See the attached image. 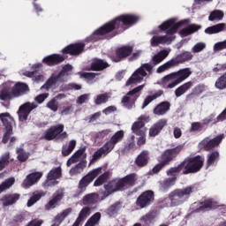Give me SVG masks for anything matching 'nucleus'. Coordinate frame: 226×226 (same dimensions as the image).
I'll return each instance as SVG.
<instances>
[{"instance_id": "1", "label": "nucleus", "mask_w": 226, "mask_h": 226, "mask_svg": "<svg viewBox=\"0 0 226 226\" xmlns=\"http://www.w3.org/2000/svg\"><path fill=\"white\" fill-rule=\"evenodd\" d=\"M140 20V16L133 13H123L113 19L104 24L102 26L96 29L92 36L88 38L90 41H98V40H102V36L105 34H109V33H112V31H116L118 29L119 31H124L125 29H129L135 24Z\"/></svg>"}, {"instance_id": "2", "label": "nucleus", "mask_w": 226, "mask_h": 226, "mask_svg": "<svg viewBox=\"0 0 226 226\" xmlns=\"http://www.w3.org/2000/svg\"><path fill=\"white\" fill-rule=\"evenodd\" d=\"M190 24V19H183L177 21V19L172 18L164 22H162L158 28L160 31H166V35L158 36V33L152 31L150 34H154L150 39L151 47H158V45H170L176 40V33L179 27L183 26H188Z\"/></svg>"}, {"instance_id": "3", "label": "nucleus", "mask_w": 226, "mask_h": 226, "mask_svg": "<svg viewBox=\"0 0 226 226\" xmlns=\"http://www.w3.org/2000/svg\"><path fill=\"white\" fill-rule=\"evenodd\" d=\"M29 91V87L26 83L6 81L1 86L0 100L6 101L19 98Z\"/></svg>"}, {"instance_id": "4", "label": "nucleus", "mask_w": 226, "mask_h": 226, "mask_svg": "<svg viewBox=\"0 0 226 226\" xmlns=\"http://www.w3.org/2000/svg\"><path fill=\"white\" fill-rule=\"evenodd\" d=\"M135 181H137V175L131 174L122 179H115L109 182L108 185L104 186L106 191L103 194V198H102V200H103L104 199H107V197L114 193V192H119L121 190H124L125 186L134 185Z\"/></svg>"}, {"instance_id": "5", "label": "nucleus", "mask_w": 226, "mask_h": 226, "mask_svg": "<svg viewBox=\"0 0 226 226\" xmlns=\"http://www.w3.org/2000/svg\"><path fill=\"white\" fill-rule=\"evenodd\" d=\"M202 165H204V158L200 155H197L185 159L177 168L170 169L169 174H170V172H181V170H183V174L199 172V170L202 169Z\"/></svg>"}, {"instance_id": "6", "label": "nucleus", "mask_w": 226, "mask_h": 226, "mask_svg": "<svg viewBox=\"0 0 226 226\" xmlns=\"http://www.w3.org/2000/svg\"><path fill=\"white\" fill-rule=\"evenodd\" d=\"M192 193H193V187L192 186L174 190L169 195L170 206L176 207L177 206L185 204V202L190 199V195H192Z\"/></svg>"}, {"instance_id": "7", "label": "nucleus", "mask_w": 226, "mask_h": 226, "mask_svg": "<svg viewBox=\"0 0 226 226\" xmlns=\"http://www.w3.org/2000/svg\"><path fill=\"white\" fill-rule=\"evenodd\" d=\"M152 71L153 66H151V64H144L128 79L125 83L126 87H133L135 84H140V82L144 80V77H146L147 73H151Z\"/></svg>"}, {"instance_id": "8", "label": "nucleus", "mask_w": 226, "mask_h": 226, "mask_svg": "<svg viewBox=\"0 0 226 226\" xmlns=\"http://www.w3.org/2000/svg\"><path fill=\"white\" fill-rule=\"evenodd\" d=\"M64 82L65 81L58 73H52L41 89H51L52 91L58 89L59 91H66V89H68V86Z\"/></svg>"}, {"instance_id": "9", "label": "nucleus", "mask_w": 226, "mask_h": 226, "mask_svg": "<svg viewBox=\"0 0 226 226\" xmlns=\"http://www.w3.org/2000/svg\"><path fill=\"white\" fill-rule=\"evenodd\" d=\"M0 121L4 126V133L3 138L4 144L8 142V138L13 133V126L15 125V120L13 117L8 112L0 113Z\"/></svg>"}, {"instance_id": "10", "label": "nucleus", "mask_w": 226, "mask_h": 226, "mask_svg": "<svg viewBox=\"0 0 226 226\" xmlns=\"http://www.w3.org/2000/svg\"><path fill=\"white\" fill-rule=\"evenodd\" d=\"M64 124H58L56 125H53L44 132L43 139H46V140H54V139H66V137H68V133L64 132Z\"/></svg>"}, {"instance_id": "11", "label": "nucleus", "mask_w": 226, "mask_h": 226, "mask_svg": "<svg viewBox=\"0 0 226 226\" xmlns=\"http://www.w3.org/2000/svg\"><path fill=\"white\" fill-rule=\"evenodd\" d=\"M146 85H140L134 89L129 91L125 96L122 99V103L126 109H133L135 107V102L139 98L140 91L144 89Z\"/></svg>"}, {"instance_id": "12", "label": "nucleus", "mask_w": 226, "mask_h": 226, "mask_svg": "<svg viewBox=\"0 0 226 226\" xmlns=\"http://www.w3.org/2000/svg\"><path fill=\"white\" fill-rule=\"evenodd\" d=\"M114 147H116V143L109 139L101 148H99L94 154L93 158L90 161V165L94 162H96V160H99V158H102V156H107L109 153H110Z\"/></svg>"}, {"instance_id": "13", "label": "nucleus", "mask_w": 226, "mask_h": 226, "mask_svg": "<svg viewBox=\"0 0 226 226\" xmlns=\"http://www.w3.org/2000/svg\"><path fill=\"white\" fill-rule=\"evenodd\" d=\"M222 140H223V134H220L215 139L205 138L200 142V147L205 149V151H210V149L220 146Z\"/></svg>"}, {"instance_id": "14", "label": "nucleus", "mask_w": 226, "mask_h": 226, "mask_svg": "<svg viewBox=\"0 0 226 226\" xmlns=\"http://www.w3.org/2000/svg\"><path fill=\"white\" fill-rule=\"evenodd\" d=\"M42 68L43 65L41 64H34L32 65L33 72L25 71L22 73L25 77H29L30 79H32V80H34V82L40 84V82H43L45 80V76L41 74L34 76V73H36L38 70H41Z\"/></svg>"}, {"instance_id": "15", "label": "nucleus", "mask_w": 226, "mask_h": 226, "mask_svg": "<svg viewBox=\"0 0 226 226\" xmlns=\"http://www.w3.org/2000/svg\"><path fill=\"white\" fill-rule=\"evenodd\" d=\"M102 174V168L95 169L84 177L79 182V189L84 190L87 186H89L95 177H98Z\"/></svg>"}, {"instance_id": "16", "label": "nucleus", "mask_w": 226, "mask_h": 226, "mask_svg": "<svg viewBox=\"0 0 226 226\" xmlns=\"http://www.w3.org/2000/svg\"><path fill=\"white\" fill-rule=\"evenodd\" d=\"M36 107H38V105H36L34 102H26L21 105L18 110L19 121H26L31 113V110H34V109H36Z\"/></svg>"}, {"instance_id": "17", "label": "nucleus", "mask_w": 226, "mask_h": 226, "mask_svg": "<svg viewBox=\"0 0 226 226\" xmlns=\"http://www.w3.org/2000/svg\"><path fill=\"white\" fill-rule=\"evenodd\" d=\"M154 200V193L152 191L143 192L137 200V206L141 209L149 206Z\"/></svg>"}, {"instance_id": "18", "label": "nucleus", "mask_w": 226, "mask_h": 226, "mask_svg": "<svg viewBox=\"0 0 226 226\" xmlns=\"http://www.w3.org/2000/svg\"><path fill=\"white\" fill-rule=\"evenodd\" d=\"M133 52V46L131 45H124L118 47L116 50L117 57L113 58L115 63H119L121 59H124V57H128L130 54Z\"/></svg>"}, {"instance_id": "19", "label": "nucleus", "mask_w": 226, "mask_h": 226, "mask_svg": "<svg viewBox=\"0 0 226 226\" xmlns=\"http://www.w3.org/2000/svg\"><path fill=\"white\" fill-rule=\"evenodd\" d=\"M175 77L174 83L171 84L170 87H176V86H178V84H181L184 80H186L190 75H192V71L190 69H182L178 71L177 72L173 73Z\"/></svg>"}, {"instance_id": "20", "label": "nucleus", "mask_w": 226, "mask_h": 226, "mask_svg": "<svg viewBox=\"0 0 226 226\" xmlns=\"http://www.w3.org/2000/svg\"><path fill=\"white\" fill-rule=\"evenodd\" d=\"M84 47H86V45L82 42L70 44L65 47L62 52L63 54H70L71 56H79V54L83 52Z\"/></svg>"}, {"instance_id": "21", "label": "nucleus", "mask_w": 226, "mask_h": 226, "mask_svg": "<svg viewBox=\"0 0 226 226\" xmlns=\"http://www.w3.org/2000/svg\"><path fill=\"white\" fill-rule=\"evenodd\" d=\"M61 177V168H55L51 170L48 174V179L45 184V187L47 186H54V185H57L56 179H59Z\"/></svg>"}, {"instance_id": "22", "label": "nucleus", "mask_w": 226, "mask_h": 226, "mask_svg": "<svg viewBox=\"0 0 226 226\" xmlns=\"http://www.w3.org/2000/svg\"><path fill=\"white\" fill-rule=\"evenodd\" d=\"M42 176H43V173L41 172H35V173L29 174L28 176H26V179L23 181L22 187L29 188L34 185H36V182L39 179H41Z\"/></svg>"}, {"instance_id": "23", "label": "nucleus", "mask_w": 226, "mask_h": 226, "mask_svg": "<svg viewBox=\"0 0 226 226\" xmlns=\"http://www.w3.org/2000/svg\"><path fill=\"white\" fill-rule=\"evenodd\" d=\"M167 126V119H161L150 127L148 135L149 137H156L160 132Z\"/></svg>"}, {"instance_id": "24", "label": "nucleus", "mask_w": 226, "mask_h": 226, "mask_svg": "<svg viewBox=\"0 0 226 226\" xmlns=\"http://www.w3.org/2000/svg\"><path fill=\"white\" fill-rule=\"evenodd\" d=\"M86 148H81L78 150L66 162L67 167H71L73 163L77 162H84L86 160Z\"/></svg>"}, {"instance_id": "25", "label": "nucleus", "mask_w": 226, "mask_h": 226, "mask_svg": "<svg viewBox=\"0 0 226 226\" xmlns=\"http://www.w3.org/2000/svg\"><path fill=\"white\" fill-rule=\"evenodd\" d=\"M63 61H64V56L59 54H53L42 59V63H44V64H47L48 66H54V64H59V63H63Z\"/></svg>"}, {"instance_id": "26", "label": "nucleus", "mask_w": 226, "mask_h": 226, "mask_svg": "<svg viewBox=\"0 0 226 226\" xmlns=\"http://www.w3.org/2000/svg\"><path fill=\"white\" fill-rule=\"evenodd\" d=\"M183 151V145H178L172 149H168L162 154V160H167V162H171L172 158L176 157L179 153Z\"/></svg>"}, {"instance_id": "27", "label": "nucleus", "mask_w": 226, "mask_h": 226, "mask_svg": "<svg viewBox=\"0 0 226 226\" xmlns=\"http://www.w3.org/2000/svg\"><path fill=\"white\" fill-rule=\"evenodd\" d=\"M170 48H168L166 49H162L159 51L157 54L154 55L152 57V61L154 64H160L162 61H164V59H167L169 55L170 54Z\"/></svg>"}, {"instance_id": "28", "label": "nucleus", "mask_w": 226, "mask_h": 226, "mask_svg": "<svg viewBox=\"0 0 226 226\" xmlns=\"http://www.w3.org/2000/svg\"><path fill=\"white\" fill-rule=\"evenodd\" d=\"M61 199H63L62 192H56L54 194L53 198L44 206L45 211H50L51 209L56 208Z\"/></svg>"}, {"instance_id": "29", "label": "nucleus", "mask_w": 226, "mask_h": 226, "mask_svg": "<svg viewBox=\"0 0 226 226\" xmlns=\"http://www.w3.org/2000/svg\"><path fill=\"white\" fill-rule=\"evenodd\" d=\"M207 158L206 168L215 167L218 163V160H220V152L213 151L207 154Z\"/></svg>"}, {"instance_id": "30", "label": "nucleus", "mask_w": 226, "mask_h": 226, "mask_svg": "<svg viewBox=\"0 0 226 226\" xmlns=\"http://www.w3.org/2000/svg\"><path fill=\"white\" fill-rule=\"evenodd\" d=\"M170 170L168 171V176H173L171 178H168L166 180H164L162 184H161V190L162 192H166L168 188H170V186L174 185V184L176 183V173L178 171H174V172H170Z\"/></svg>"}, {"instance_id": "31", "label": "nucleus", "mask_w": 226, "mask_h": 226, "mask_svg": "<svg viewBox=\"0 0 226 226\" xmlns=\"http://www.w3.org/2000/svg\"><path fill=\"white\" fill-rule=\"evenodd\" d=\"M200 29H202V26L197 24H192L188 27L182 29L179 32L180 36H190L193 33H197Z\"/></svg>"}, {"instance_id": "32", "label": "nucleus", "mask_w": 226, "mask_h": 226, "mask_svg": "<svg viewBox=\"0 0 226 226\" xmlns=\"http://www.w3.org/2000/svg\"><path fill=\"white\" fill-rule=\"evenodd\" d=\"M225 23H219L206 28L205 33L206 34H217L218 33H222V31H225Z\"/></svg>"}, {"instance_id": "33", "label": "nucleus", "mask_w": 226, "mask_h": 226, "mask_svg": "<svg viewBox=\"0 0 226 226\" xmlns=\"http://www.w3.org/2000/svg\"><path fill=\"white\" fill-rule=\"evenodd\" d=\"M72 213V208H67L64 210L61 214H58L53 220V223L51 226H59L63 223V221L66 216H69Z\"/></svg>"}, {"instance_id": "34", "label": "nucleus", "mask_w": 226, "mask_h": 226, "mask_svg": "<svg viewBox=\"0 0 226 226\" xmlns=\"http://www.w3.org/2000/svg\"><path fill=\"white\" fill-rule=\"evenodd\" d=\"M174 80H176L174 77V73L169 74L165 77H163L161 79V84L164 89H174L176 87H170L171 84H174Z\"/></svg>"}, {"instance_id": "35", "label": "nucleus", "mask_w": 226, "mask_h": 226, "mask_svg": "<svg viewBox=\"0 0 226 226\" xmlns=\"http://www.w3.org/2000/svg\"><path fill=\"white\" fill-rule=\"evenodd\" d=\"M20 199V195L19 194H10L5 195L1 199V201L3 203V206H11L12 204H15L17 200Z\"/></svg>"}, {"instance_id": "36", "label": "nucleus", "mask_w": 226, "mask_h": 226, "mask_svg": "<svg viewBox=\"0 0 226 226\" xmlns=\"http://www.w3.org/2000/svg\"><path fill=\"white\" fill-rule=\"evenodd\" d=\"M148 160L149 153L147 151H143L138 155L136 159V165H138V167H144L147 165Z\"/></svg>"}, {"instance_id": "37", "label": "nucleus", "mask_w": 226, "mask_h": 226, "mask_svg": "<svg viewBox=\"0 0 226 226\" xmlns=\"http://www.w3.org/2000/svg\"><path fill=\"white\" fill-rule=\"evenodd\" d=\"M193 58V55L190 51H185L184 53H181L180 55L177 56L175 58H173L174 61L177 64H181V63H185V61H190V59Z\"/></svg>"}, {"instance_id": "38", "label": "nucleus", "mask_w": 226, "mask_h": 226, "mask_svg": "<svg viewBox=\"0 0 226 226\" xmlns=\"http://www.w3.org/2000/svg\"><path fill=\"white\" fill-rule=\"evenodd\" d=\"M174 66H177L176 60L174 58L169 60L165 64L159 66L156 70L157 73H163L165 72H169L170 68H174Z\"/></svg>"}, {"instance_id": "39", "label": "nucleus", "mask_w": 226, "mask_h": 226, "mask_svg": "<svg viewBox=\"0 0 226 226\" xmlns=\"http://www.w3.org/2000/svg\"><path fill=\"white\" fill-rule=\"evenodd\" d=\"M170 109V103L164 102L154 108V114L156 116H163V114H165V112H167Z\"/></svg>"}, {"instance_id": "40", "label": "nucleus", "mask_w": 226, "mask_h": 226, "mask_svg": "<svg viewBox=\"0 0 226 226\" xmlns=\"http://www.w3.org/2000/svg\"><path fill=\"white\" fill-rule=\"evenodd\" d=\"M192 86H193V83H192L191 81L183 84L175 90V96H177V98H179V96H183V94H185L186 91L192 88Z\"/></svg>"}, {"instance_id": "41", "label": "nucleus", "mask_w": 226, "mask_h": 226, "mask_svg": "<svg viewBox=\"0 0 226 226\" xmlns=\"http://www.w3.org/2000/svg\"><path fill=\"white\" fill-rule=\"evenodd\" d=\"M107 66H109V64H107V62H104L103 60L100 59H94L92 62L91 68L95 72H100L101 70H105Z\"/></svg>"}, {"instance_id": "42", "label": "nucleus", "mask_w": 226, "mask_h": 226, "mask_svg": "<svg viewBox=\"0 0 226 226\" xmlns=\"http://www.w3.org/2000/svg\"><path fill=\"white\" fill-rule=\"evenodd\" d=\"M132 130L136 135H146V128L144 127V122H135L132 124Z\"/></svg>"}, {"instance_id": "43", "label": "nucleus", "mask_w": 226, "mask_h": 226, "mask_svg": "<svg viewBox=\"0 0 226 226\" xmlns=\"http://www.w3.org/2000/svg\"><path fill=\"white\" fill-rule=\"evenodd\" d=\"M72 70L73 67L71 64H65L63 66V69L58 73V75L66 82L68 79H70V75H72Z\"/></svg>"}, {"instance_id": "44", "label": "nucleus", "mask_w": 226, "mask_h": 226, "mask_svg": "<svg viewBox=\"0 0 226 226\" xmlns=\"http://www.w3.org/2000/svg\"><path fill=\"white\" fill-rule=\"evenodd\" d=\"M89 215H91V208H89L87 207H84L80 211L78 219L76 220V222L73 223L72 226H79L80 224V222H82V220H86V218H87V216H89Z\"/></svg>"}, {"instance_id": "45", "label": "nucleus", "mask_w": 226, "mask_h": 226, "mask_svg": "<svg viewBox=\"0 0 226 226\" xmlns=\"http://www.w3.org/2000/svg\"><path fill=\"white\" fill-rule=\"evenodd\" d=\"M110 98V94L105 93L96 95L94 100L95 105H102V103H107Z\"/></svg>"}, {"instance_id": "46", "label": "nucleus", "mask_w": 226, "mask_h": 226, "mask_svg": "<svg viewBox=\"0 0 226 226\" xmlns=\"http://www.w3.org/2000/svg\"><path fill=\"white\" fill-rule=\"evenodd\" d=\"M41 197H45V192H34V197H31L28 201H27V207H31L33 206H34V204H36L38 202V200H40V199H41Z\"/></svg>"}, {"instance_id": "47", "label": "nucleus", "mask_w": 226, "mask_h": 226, "mask_svg": "<svg viewBox=\"0 0 226 226\" xmlns=\"http://www.w3.org/2000/svg\"><path fill=\"white\" fill-rule=\"evenodd\" d=\"M223 11H220V10H215L214 11H212L208 17V20L210 22H215V20H222L223 19Z\"/></svg>"}, {"instance_id": "48", "label": "nucleus", "mask_w": 226, "mask_h": 226, "mask_svg": "<svg viewBox=\"0 0 226 226\" xmlns=\"http://www.w3.org/2000/svg\"><path fill=\"white\" fill-rule=\"evenodd\" d=\"M98 200H100L98 195L96 193H91L83 198V204H94V202H98Z\"/></svg>"}, {"instance_id": "49", "label": "nucleus", "mask_w": 226, "mask_h": 226, "mask_svg": "<svg viewBox=\"0 0 226 226\" xmlns=\"http://www.w3.org/2000/svg\"><path fill=\"white\" fill-rule=\"evenodd\" d=\"M216 209V202L212 200H207L204 203L200 204L199 211H202V209Z\"/></svg>"}, {"instance_id": "50", "label": "nucleus", "mask_w": 226, "mask_h": 226, "mask_svg": "<svg viewBox=\"0 0 226 226\" xmlns=\"http://www.w3.org/2000/svg\"><path fill=\"white\" fill-rule=\"evenodd\" d=\"M124 139V131H117L111 137L110 140L116 145L118 144V142H121Z\"/></svg>"}, {"instance_id": "51", "label": "nucleus", "mask_w": 226, "mask_h": 226, "mask_svg": "<svg viewBox=\"0 0 226 226\" xmlns=\"http://www.w3.org/2000/svg\"><path fill=\"white\" fill-rule=\"evenodd\" d=\"M13 185H15V178L11 177L8 180H5L0 185V193H3V192L8 190L9 188H11Z\"/></svg>"}, {"instance_id": "52", "label": "nucleus", "mask_w": 226, "mask_h": 226, "mask_svg": "<svg viewBox=\"0 0 226 226\" xmlns=\"http://www.w3.org/2000/svg\"><path fill=\"white\" fill-rule=\"evenodd\" d=\"M102 218V214L100 212L95 213L85 224V226H95L98 225L100 219Z\"/></svg>"}, {"instance_id": "53", "label": "nucleus", "mask_w": 226, "mask_h": 226, "mask_svg": "<svg viewBox=\"0 0 226 226\" xmlns=\"http://www.w3.org/2000/svg\"><path fill=\"white\" fill-rule=\"evenodd\" d=\"M161 94H162V91H159L154 94L153 95L147 96L143 102L142 109H146V107H147V105H149L151 102H154V100H156V98H160Z\"/></svg>"}, {"instance_id": "54", "label": "nucleus", "mask_w": 226, "mask_h": 226, "mask_svg": "<svg viewBox=\"0 0 226 226\" xmlns=\"http://www.w3.org/2000/svg\"><path fill=\"white\" fill-rule=\"evenodd\" d=\"M79 75L80 79H84L88 84H91L96 79V74L93 72H79Z\"/></svg>"}, {"instance_id": "55", "label": "nucleus", "mask_w": 226, "mask_h": 226, "mask_svg": "<svg viewBox=\"0 0 226 226\" xmlns=\"http://www.w3.org/2000/svg\"><path fill=\"white\" fill-rule=\"evenodd\" d=\"M216 89H226V72L215 81Z\"/></svg>"}, {"instance_id": "56", "label": "nucleus", "mask_w": 226, "mask_h": 226, "mask_svg": "<svg viewBox=\"0 0 226 226\" xmlns=\"http://www.w3.org/2000/svg\"><path fill=\"white\" fill-rule=\"evenodd\" d=\"M12 160L13 159L10 158V153H5L0 160V170H3V169H4V167Z\"/></svg>"}, {"instance_id": "57", "label": "nucleus", "mask_w": 226, "mask_h": 226, "mask_svg": "<svg viewBox=\"0 0 226 226\" xmlns=\"http://www.w3.org/2000/svg\"><path fill=\"white\" fill-rule=\"evenodd\" d=\"M18 160L19 162H26L29 158V154L24 150L22 147L17 148Z\"/></svg>"}, {"instance_id": "58", "label": "nucleus", "mask_w": 226, "mask_h": 226, "mask_svg": "<svg viewBox=\"0 0 226 226\" xmlns=\"http://www.w3.org/2000/svg\"><path fill=\"white\" fill-rule=\"evenodd\" d=\"M165 165H169V161H167V159H163L162 157V162H159L157 165H155L153 170H152V172L154 174H158V172L160 170H162L163 169V167H165Z\"/></svg>"}, {"instance_id": "59", "label": "nucleus", "mask_w": 226, "mask_h": 226, "mask_svg": "<svg viewBox=\"0 0 226 226\" xmlns=\"http://www.w3.org/2000/svg\"><path fill=\"white\" fill-rule=\"evenodd\" d=\"M86 164L79 163L74 168L71 169L70 176H77L78 174L82 173V170H84Z\"/></svg>"}, {"instance_id": "60", "label": "nucleus", "mask_w": 226, "mask_h": 226, "mask_svg": "<svg viewBox=\"0 0 226 226\" xmlns=\"http://www.w3.org/2000/svg\"><path fill=\"white\" fill-rule=\"evenodd\" d=\"M107 179H109V174L108 173H104V174L101 175L94 181V186H102V185H103V183H105V181H107Z\"/></svg>"}, {"instance_id": "61", "label": "nucleus", "mask_w": 226, "mask_h": 226, "mask_svg": "<svg viewBox=\"0 0 226 226\" xmlns=\"http://www.w3.org/2000/svg\"><path fill=\"white\" fill-rule=\"evenodd\" d=\"M59 105L56 99H51L48 103H47V108L49 109V110H52V112H57Z\"/></svg>"}, {"instance_id": "62", "label": "nucleus", "mask_w": 226, "mask_h": 226, "mask_svg": "<svg viewBox=\"0 0 226 226\" xmlns=\"http://www.w3.org/2000/svg\"><path fill=\"white\" fill-rule=\"evenodd\" d=\"M226 70V64H215L212 67V72L214 73H220V72H225Z\"/></svg>"}, {"instance_id": "63", "label": "nucleus", "mask_w": 226, "mask_h": 226, "mask_svg": "<svg viewBox=\"0 0 226 226\" xmlns=\"http://www.w3.org/2000/svg\"><path fill=\"white\" fill-rule=\"evenodd\" d=\"M204 49H206V44L204 42H198L192 47V52L197 54L199 52H202Z\"/></svg>"}, {"instance_id": "64", "label": "nucleus", "mask_w": 226, "mask_h": 226, "mask_svg": "<svg viewBox=\"0 0 226 226\" xmlns=\"http://www.w3.org/2000/svg\"><path fill=\"white\" fill-rule=\"evenodd\" d=\"M224 49H226V40L217 42L214 46V50L215 52H218L220 50H224Z\"/></svg>"}]
</instances>
